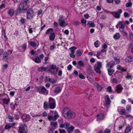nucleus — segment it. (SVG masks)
Instances as JSON below:
<instances>
[{
    "mask_svg": "<svg viewBox=\"0 0 133 133\" xmlns=\"http://www.w3.org/2000/svg\"><path fill=\"white\" fill-rule=\"evenodd\" d=\"M28 8L27 3L22 1L16 10V13L17 14H19L27 10Z\"/></svg>",
    "mask_w": 133,
    "mask_h": 133,
    "instance_id": "1",
    "label": "nucleus"
},
{
    "mask_svg": "<svg viewBox=\"0 0 133 133\" xmlns=\"http://www.w3.org/2000/svg\"><path fill=\"white\" fill-rule=\"evenodd\" d=\"M64 117L67 118H73L75 116V114L74 112H71L68 108H64L63 110Z\"/></svg>",
    "mask_w": 133,
    "mask_h": 133,
    "instance_id": "2",
    "label": "nucleus"
},
{
    "mask_svg": "<svg viewBox=\"0 0 133 133\" xmlns=\"http://www.w3.org/2000/svg\"><path fill=\"white\" fill-rule=\"evenodd\" d=\"M19 126L18 127V131H22L26 133L28 132V129L27 126L25 123H24L23 124L21 123H20L19 124Z\"/></svg>",
    "mask_w": 133,
    "mask_h": 133,
    "instance_id": "3",
    "label": "nucleus"
},
{
    "mask_svg": "<svg viewBox=\"0 0 133 133\" xmlns=\"http://www.w3.org/2000/svg\"><path fill=\"white\" fill-rule=\"evenodd\" d=\"M49 108L53 109L56 107V102L55 99L52 97H50L49 99Z\"/></svg>",
    "mask_w": 133,
    "mask_h": 133,
    "instance_id": "4",
    "label": "nucleus"
},
{
    "mask_svg": "<svg viewBox=\"0 0 133 133\" xmlns=\"http://www.w3.org/2000/svg\"><path fill=\"white\" fill-rule=\"evenodd\" d=\"M34 10L32 8L29 9L27 11L26 18L28 19L33 18L34 15Z\"/></svg>",
    "mask_w": 133,
    "mask_h": 133,
    "instance_id": "5",
    "label": "nucleus"
},
{
    "mask_svg": "<svg viewBox=\"0 0 133 133\" xmlns=\"http://www.w3.org/2000/svg\"><path fill=\"white\" fill-rule=\"evenodd\" d=\"M21 118L23 122H26L31 119L30 116L29 115H27L25 114L22 115Z\"/></svg>",
    "mask_w": 133,
    "mask_h": 133,
    "instance_id": "6",
    "label": "nucleus"
},
{
    "mask_svg": "<svg viewBox=\"0 0 133 133\" xmlns=\"http://www.w3.org/2000/svg\"><path fill=\"white\" fill-rule=\"evenodd\" d=\"M59 117L58 113L56 111H55L54 115V116L51 115H48V119L49 121H55L57 118Z\"/></svg>",
    "mask_w": 133,
    "mask_h": 133,
    "instance_id": "7",
    "label": "nucleus"
},
{
    "mask_svg": "<svg viewBox=\"0 0 133 133\" xmlns=\"http://www.w3.org/2000/svg\"><path fill=\"white\" fill-rule=\"evenodd\" d=\"M122 10L121 9H119L117 12H111L110 14H112V16L115 18H120V14L122 13Z\"/></svg>",
    "mask_w": 133,
    "mask_h": 133,
    "instance_id": "8",
    "label": "nucleus"
},
{
    "mask_svg": "<svg viewBox=\"0 0 133 133\" xmlns=\"http://www.w3.org/2000/svg\"><path fill=\"white\" fill-rule=\"evenodd\" d=\"M125 23L124 21H119L118 22V25L119 26V30L124 29Z\"/></svg>",
    "mask_w": 133,
    "mask_h": 133,
    "instance_id": "9",
    "label": "nucleus"
},
{
    "mask_svg": "<svg viewBox=\"0 0 133 133\" xmlns=\"http://www.w3.org/2000/svg\"><path fill=\"white\" fill-rule=\"evenodd\" d=\"M105 103L104 105V106L108 107L110 104L111 103V101L109 99L108 95H107L105 97Z\"/></svg>",
    "mask_w": 133,
    "mask_h": 133,
    "instance_id": "10",
    "label": "nucleus"
},
{
    "mask_svg": "<svg viewBox=\"0 0 133 133\" xmlns=\"http://www.w3.org/2000/svg\"><path fill=\"white\" fill-rule=\"evenodd\" d=\"M70 124L68 123L65 122L63 124H61L59 125V127L61 128H64L66 129L70 126Z\"/></svg>",
    "mask_w": 133,
    "mask_h": 133,
    "instance_id": "11",
    "label": "nucleus"
},
{
    "mask_svg": "<svg viewBox=\"0 0 133 133\" xmlns=\"http://www.w3.org/2000/svg\"><path fill=\"white\" fill-rule=\"evenodd\" d=\"M115 64V62L114 61H111L107 64L106 67L107 68H112L114 66Z\"/></svg>",
    "mask_w": 133,
    "mask_h": 133,
    "instance_id": "12",
    "label": "nucleus"
},
{
    "mask_svg": "<svg viewBox=\"0 0 133 133\" xmlns=\"http://www.w3.org/2000/svg\"><path fill=\"white\" fill-rule=\"evenodd\" d=\"M123 89L122 87L120 85H118L116 86L115 91L117 93H119L121 92Z\"/></svg>",
    "mask_w": 133,
    "mask_h": 133,
    "instance_id": "13",
    "label": "nucleus"
},
{
    "mask_svg": "<svg viewBox=\"0 0 133 133\" xmlns=\"http://www.w3.org/2000/svg\"><path fill=\"white\" fill-rule=\"evenodd\" d=\"M108 46L106 43H104L103 45L102 48L103 49H102L101 52H106V49L107 48Z\"/></svg>",
    "mask_w": 133,
    "mask_h": 133,
    "instance_id": "14",
    "label": "nucleus"
},
{
    "mask_svg": "<svg viewBox=\"0 0 133 133\" xmlns=\"http://www.w3.org/2000/svg\"><path fill=\"white\" fill-rule=\"evenodd\" d=\"M94 85L98 91H101L103 88V87L100 86L98 83H95L94 84Z\"/></svg>",
    "mask_w": 133,
    "mask_h": 133,
    "instance_id": "15",
    "label": "nucleus"
},
{
    "mask_svg": "<svg viewBox=\"0 0 133 133\" xmlns=\"http://www.w3.org/2000/svg\"><path fill=\"white\" fill-rule=\"evenodd\" d=\"M125 61L127 62H130L133 61V57L127 56L125 58Z\"/></svg>",
    "mask_w": 133,
    "mask_h": 133,
    "instance_id": "16",
    "label": "nucleus"
},
{
    "mask_svg": "<svg viewBox=\"0 0 133 133\" xmlns=\"http://www.w3.org/2000/svg\"><path fill=\"white\" fill-rule=\"evenodd\" d=\"M3 58L5 61H7L9 59L8 54L6 52H4L3 54Z\"/></svg>",
    "mask_w": 133,
    "mask_h": 133,
    "instance_id": "17",
    "label": "nucleus"
},
{
    "mask_svg": "<svg viewBox=\"0 0 133 133\" xmlns=\"http://www.w3.org/2000/svg\"><path fill=\"white\" fill-rule=\"evenodd\" d=\"M97 117V121L98 120H101L103 119L104 118V114L103 113H101L98 115Z\"/></svg>",
    "mask_w": 133,
    "mask_h": 133,
    "instance_id": "18",
    "label": "nucleus"
},
{
    "mask_svg": "<svg viewBox=\"0 0 133 133\" xmlns=\"http://www.w3.org/2000/svg\"><path fill=\"white\" fill-rule=\"evenodd\" d=\"M75 128V127L72 125H71L70 127H68L66 129L68 133L72 132Z\"/></svg>",
    "mask_w": 133,
    "mask_h": 133,
    "instance_id": "19",
    "label": "nucleus"
},
{
    "mask_svg": "<svg viewBox=\"0 0 133 133\" xmlns=\"http://www.w3.org/2000/svg\"><path fill=\"white\" fill-rule=\"evenodd\" d=\"M59 22V25L61 27H64L67 25V24L64 20L60 21Z\"/></svg>",
    "mask_w": 133,
    "mask_h": 133,
    "instance_id": "20",
    "label": "nucleus"
},
{
    "mask_svg": "<svg viewBox=\"0 0 133 133\" xmlns=\"http://www.w3.org/2000/svg\"><path fill=\"white\" fill-rule=\"evenodd\" d=\"M87 25L88 27H94L95 26L94 23L91 21H89L87 24Z\"/></svg>",
    "mask_w": 133,
    "mask_h": 133,
    "instance_id": "21",
    "label": "nucleus"
},
{
    "mask_svg": "<svg viewBox=\"0 0 133 133\" xmlns=\"http://www.w3.org/2000/svg\"><path fill=\"white\" fill-rule=\"evenodd\" d=\"M55 38V35L54 33L53 32L50 34L49 36V39L50 41H53Z\"/></svg>",
    "mask_w": 133,
    "mask_h": 133,
    "instance_id": "22",
    "label": "nucleus"
},
{
    "mask_svg": "<svg viewBox=\"0 0 133 133\" xmlns=\"http://www.w3.org/2000/svg\"><path fill=\"white\" fill-rule=\"evenodd\" d=\"M57 123L56 122H51L50 125L53 129H55L57 125Z\"/></svg>",
    "mask_w": 133,
    "mask_h": 133,
    "instance_id": "23",
    "label": "nucleus"
},
{
    "mask_svg": "<svg viewBox=\"0 0 133 133\" xmlns=\"http://www.w3.org/2000/svg\"><path fill=\"white\" fill-rule=\"evenodd\" d=\"M43 108L44 109H48L49 108V106L48 102L46 101H45L44 103Z\"/></svg>",
    "mask_w": 133,
    "mask_h": 133,
    "instance_id": "24",
    "label": "nucleus"
},
{
    "mask_svg": "<svg viewBox=\"0 0 133 133\" xmlns=\"http://www.w3.org/2000/svg\"><path fill=\"white\" fill-rule=\"evenodd\" d=\"M62 88L61 87H57L56 88L54 92L55 93L58 94L61 91Z\"/></svg>",
    "mask_w": 133,
    "mask_h": 133,
    "instance_id": "25",
    "label": "nucleus"
},
{
    "mask_svg": "<svg viewBox=\"0 0 133 133\" xmlns=\"http://www.w3.org/2000/svg\"><path fill=\"white\" fill-rule=\"evenodd\" d=\"M38 70L39 71L43 72L46 71L48 69V68H45L44 66H40L39 68H38Z\"/></svg>",
    "mask_w": 133,
    "mask_h": 133,
    "instance_id": "26",
    "label": "nucleus"
},
{
    "mask_svg": "<svg viewBox=\"0 0 133 133\" xmlns=\"http://www.w3.org/2000/svg\"><path fill=\"white\" fill-rule=\"evenodd\" d=\"M114 38L116 40L118 39H119L120 37V35L119 33H116L114 35Z\"/></svg>",
    "mask_w": 133,
    "mask_h": 133,
    "instance_id": "27",
    "label": "nucleus"
},
{
    "mask_svg": "<svg viewBox=\"0 0 133 133\" xmlns=\"http://www.w3.org/2000/svg\"><path fill=\"white\" fill-rule=\"evenodd\" d=\"M26 19L22 17H21V18L19 20V22L22 24H24L26 23Z\"/></svg>",
    "mask_w": 133,
    "mask_h": 133,
    "instance_id": "28",
    "label": "nucleus"
},
{
    "mask_svg": "<svg viewBox=\"0 0 133 133\" xmlns=\"http://www.w3.org/2000/svg\"><path fill=\"white\" fill-rule=\"evenodd\" d=\"M32 60L37 63H40L41 62V60L38 57H37L35 59H33Z\"/></svg>",
    "mask_w": 133,
    "mask_h": 133,
    "instance_id": "29",
    "label": "nucleus"
},
{
    "mask_svg": "<svg viewBox=\"0 0 133 133\" xmlns=\"http://www.w3.org/2000/svg\"><path fill=\"white\" fill-rule=\"evenodd\" d=\"M54 31V30L52 28L48 29L46 32V34L47 35H49L53 33Z\"/></svg>",
    "mask_w": 133,
    "mask_h": 133,
    "instance_id": "30",
    "label": "nucleus"
},
{
    "mask_svg": "<svg viewBox=\"0 0 133 133\" xmlns=\"http://www.w3.org/2000/svg\"><path fill=\"white\" fill-rule=\"evenodd\" d=\"M14 119L17 120H18L20 118V116L17 113H16L14 114Z\"/></svg>",
    "mask_w": 133,
    "mask_h": 133,
    "instance_id": "31",
    "label": "nucleus"
},
{
    "mask_svg": "<svg viewBox=\"0 0 133 133\" xmlns=\"http://www.w3.org/2000/svg\"><path fill=\"white\" fill-rule=\"evenodd\" d=\"M18 99V98H16L15 99V104L14 105H13L12 106V107H11V109L12 110H14L15 109V107L16 106H17L18 104V103L17 102V101Z\"/></svg>",
    "mask_w": 133,
    "mask_h": 133,
    "instance_id": "32",
    "label": "nucleus"
},
{
    "mask_svg": "<svg viewBox=\"0 0 133 133\" xmlns=\"http://www.w3.org/2000/svg\"><path fill=\"white\" fill-rule=\"evenodd\" d=\"M124 29L119 30L122 33V35L124 37H126L127 36L128 34L127 32H125L124 30Z\"/></svg>",
    "mask_w": 133,
    "mask_h": 133,
    "instance_id": "33",
    "label": "nucleus"
},
{
    "mask_svg": "<svg viewBox=\"0 0 133 133\" xmlns=\"http://www.w3.org/2000/svg\"><path fill=\"white\" fill-rule=\"evenodd\" d=\"M3 101L4 104H8L9 103L10 101L9 99H7V98H5L3 100Z\"/></svg>",
    "mask_w": 133,
    "mask_h": 133,
    "instance_id": "34",
    "label": "nucleus"
},
{
    "mask_svg": "<svg viewBox=\"0 0 133 133\" xmlns=\"http://www.w3.org/2000/svg\"><path fill=\"white\" fill-rule=\"evenodd\" d=\"M29 44L32 46L34 47L36 46V43L32 41H31L29 42Z\"/></svg>",
    "mask_w": 133,
    "mask_h": 133,
    "instance_id": "35",
    "label": "nucleus"
},
{
    "mask_svg": "<svg viewBox=\"0 0 133 133\" xmlns=\"http://www.w3.org/2000/svg\"><path fill=\"white\" fill-rule=\"evenodd\" d=\"M131 129V128L129 126L127 127L125 130V133H128L130 131Z\"/></svg>",
    "mask_w": 133,
    "mask_h": 133,
    "instance_id": "36",
    "label": "nucleus"
},
{
    "mask_svg": "<svg viewBox=\"0 0 133 133\" xmlns=\"http://www.w3.org/2000/svg\"><path fill=\"white\" fill-rule=\"evenodd\" d=\"M97 63V64L95 65L94 67H97L99 68H101L102 67V63L99 62H98Z\"/></svg>",
    "mask_w": 133,
    "mask_h": 133,
    "instance_id": "37",
    "label": "nucleus"
},
{
    "mask_svg": "<svg viewBox=\"0 0 133 133\" xmlns=\"http://www.w3.org/2000/svg\"><path fill=\"white\" fill-rule=\"evenodd\" d=\"M94 68L96 73L99 74H100L101 73V71L100 70L101 68H98L97 67H96L94 66Z\"/></svg>",
    "mask_w": 133,
    "mask_h": 133,
    "instance_id": "38",
    "label": "nucleus"
},
{
    "mask_svg": "<svg viewBox=\"0 0 133 133\" xmlns=\"http://www.w3.org/2000/svg\"><path fill=\"white\" fill-rule=\"evenodd\" d=\"M100 42L98 40L96 41L94 43L95 46L96 48H98L100 44Z\"/></svg>",
    "mask_w": 133,
    "mask_h": 133,
    "instance_id": "39",
    "label": "nucleus"
},
{
    "mask_svg": "<svg viewBox=\"0 0 133 133\" xmlns=\"http://www.w3.org/2000/svg\"><path fill=\"white\" fill-rule=\"evenodd\" d=\"M7 118L9 119V121L10 122H13L14 119L13 117L11 116H8Z\"/></svg>",
    "mask_w": 133,
    "mask_h": 133,
    "instance_id": "40",
    "label": "nucleus"
},
{
    "mask_svg": "<svg viewBox=\"0 0 133 133\" xmlns=\"http://www.w3.org/2000/svg\"><path fill=\"white\" fill-rule=\"evenodd\" d=\"M82 54V52L80 50H77L76 53V55L77 57H79L81 56Z\"/></svg>",
    "mask_w": 133,
    "mask_h": 133,
    "instance_id": "41",
    "label": "nucleus"
},
{
    "mask_svg": "<svg viewBox=\"0 0 133 133\" xmlns=\"http://www.w3.org/2000/svg\"><path fill=\"white\" fill-rule=\"evenodd\" d=\"M14 13V10L13 9H11L9 10L8 12V13L9 14L10 16H11L13 15Z\"/></svg>",
    "mask_w": 133,
    "mask_h": 133,
    "instance_id": "42",
    "label": "nucleus"
},
{
    "mask_svg": "<svg viewBox=\"0 0 133 133\" xmlns=\"http://www.w3.org/2000/svg\"><path fill=\"white\" fill-rule=\"evenodd\" d=\"M77 49V48L75 46L71 47L69 48V49L71 50V53H74L75 50Z\"/></svg>",
    "mask_w": 133,
    "mask_h": 133,
    "instance_id": "43",
    "label": "nucleus"
},
{
    "mask_svg": "<svg viewBox=\"0 0 133 133\" xmlns=\"http://www.w3.org/2000/svg\"><path fill=\"white\" fill-rule=\"evenodd\" d=\"M49 81L51 82L52 83L55 84L56 82V81L54 78H49L48 79Z\"/></svg>",
    "mask_w": 133,
    "mask_h": 133,
    "instance_id": "44",
    "label": "nucleus"
},
{
    "mask_svg": "<svg viewBox=\"0 0 133 133\" xmlns=\"http://www.w3.org/2000/svg\"><path fill=\"white\" fill-rule=\"evenodd\" d=\"M78 65L82 67L84 66V63L81 60H80L78 62Z\"/></svg>",
    "mask_w": 133,
    "mask_h": 133,
    "instance_id": "45",
    "label": "nucleus"
},
{
    "mask_svg": "<svg viewBox=\"0 0 133 133\" xmlns=\"http://www.w3.org/2000/svg\"><path fill=\"white\" fill-rule=\"evenodd\" d=\"M12 127L9 125L6 124L5 126V129L6 130H9Z\"/></svg>",
    "mask_w": 133,
    "mask_h": 133,
    "instance_id": "46",
    "label": "nucleus"
},
{
    "mask_svg": "<svg viewBox=\"0 0 133 133\" xmlns=\"http://www.w3.org/2000/svg\"><path fill=\"white\" fill-rule=\"evenodd\" d=\"M131 105L129 104H128L127 105L126 107V109L128 111V112L130 111L131 109Z\"/></svg>",
    "mask_w": 133,
    "mask_h": 133,
    "instance_id": "47",
    "label": "nucleus"
},
{
    "mask_svg": "<svg viewBox=\"0 0 133 133\" xmlns=\"http://www.w3.org/2000/svg\"><path fill=\"white\" fill-rule=\"evenodd\" d=\"M108 72L109 75L111 76L113 74L114 71L112 69H108Z\"/></svg>",
    "mask_w": 133,
    "mask_h": 133,
    "instance_id": "48",
    "label": "nucleus"
},
{
    "mask_svg": "<svg viewBox=\"0 0 133 133\" xmlns=\"http://www.w3.org/2000/svg\"><path fill=\"white\" fill-rule=\"evenodd\" d=\"M79 77L80 78L82 79H85V78L83 75L81 73H79Z\"/></svg>",
    "mask_w": 133,
    "mask_h": 133,
    "instance_id": "49",
    "label": "nucleus"
},
{
    "mask_svg": "<svg viewBox=\"0 0 133 133\" xmlns=\"http://www.w3.org/2000/svg\"><path fill=\"white\" fill-rule=\"evenodd\" d=\"M41 90L42 92L44 93L46 91V89L43 86L41 88Z\"/></svg>",
    "mask_w": 133,
    "mask_h": 133,
    "instance_id": "50",
    "label": "nucleus"
},
{
    "mask_svg": "<svg viewBox=\"0 0 133 133\" xmlns=\"http://www.w3.org/2000/svg\"><path fill=\"white\" fill-rule=\"evenodd\" d=\"M114 60L116 61V62L117 63V64L119 63L120 62L119 58H117L116 57H114Z\"/></svg>",
    "mask_w": 133,
    "mask_h": 133,
    "instance_id": "51",
    "label": "nucleus"
},
{
    "mask_svg": "<svg viewBox=\"0 0 133 133\" xmlns=\"http://www.w3.org/2000/svg\"><path fill=\"white\" fill-rule=\"evenodd\" d=\"M51 68V69L54 70L56 69V65L55 64H52L50 66Z\"/></svg>",
    "mask_w": 133,
    "mask_h": 133,
    "instance_id": "52",
    "label": "nucleus"
},
{
    "mask_svg": "<svg viewBox=\"0 0 133 133\" xmlns=\"http://www.w3.org/2000/svg\"><path fill=\"white\" fill-rule=\"evenodd\" d=\"M125 112V110L124 109H122L121 110V111L119 114L120 115H122Z\"/></svg>",
    "mask_w": 133,
    "mask_h": 133,
    "instance_id": "53",
    "label": "nucleus"
},
{
    "mask_svg": "<svg viewBox=\"0 0 133 133\" xmlns=\"http://www.w3.org/2000/svg\"><path fill=\"white\" fill-rule=\"evenodd\" d=\"M130 15L127 12H125L124 13V16L125 17H129Z\"/></svg>",
    "mask_w": 133,
    "mask_h": 133,
    "instance_id": "54",
    "label": "nucleus"
},
{
    "mask_svg": "<svg viewBox=\"0 0 133 133\" xmlns=\"http://www.w3.org/2000/svg\"><path fill=\"white\" fill-rule=\"evenodd\" d=\"M23 49V51H24L26 48V44H24L21 47Z\"/></svg>",
    "mask_w": 133,
    "mask_h": 133,
    "instance_id": "55",
    "label": "nucleus"
},
{
    "mask_svg": "<svg viewBox=\"0 0 133 133\" xmlns=\"http://www.w3.org/2000/svg\"><path fill=\"white\" fill-rule=\"evenodd\" d=\"M59 133H65V131L62 129H59Z\"/></svg>",
    "mask_w": 133,
    "mask_h": 133,
    "instance_id": "56",
    "label": "nucleus"
},
{
    "mask_svg": "<svg viewBox=\"0 0 133 133\" xmlns=\"http://www.w3.org/2000/svg\"><path fill=\"white\" fill-rule=\"evenodd\" d=\"M132 4L131 3L129 2L126 4L125 6L127 7H130L132 6Z\"/></svg>",
    "mask_w": 133,
    "mask_h": 133,
    "instance_id": "57",
    "label": "nucleus"
},
{
    "mask_svg": "<svg viewBox=\"0 0 133 133\" xmlns=\"http://www.w3.org/2000/svg\"><path fill=\"white\" fill-rule=\"evenodd\" d=\"M129 36L130 39H133V34L132 33H130L129 34Z\"/></svg>",
    "mask_w": 133,
    "mask_h": 133,
    "instance_id": "58",
    "label": "nucleus"
},
{
    "mask_svg": "<svg viewBox=\"0 0 133 133\" xmlns=\"http://www.w3.org/2000/svg\"><path fill=\"white\" fill-rule=\"evenodd\" d=\"M58 26V24L55 22H54V28H56Z\"/></svg>",
    "mask_w": 133,
    "mask_h": 133,
    "instance_id": "59",
    "label": "nucleus"
},
{
    "mask_svg": "<svg viewBox=\"0 0 133 133\" xmlns=\"http://www.w3.org/2000/svg\"><path fill=\"white\" fill-rule=\"evenodd\" d=\"M125 125L123 123L121 125H120L119 126L118 128L119 129V130H120V129H121Z\"/></svg>",
    "mask_w": 133,
    "mask_h": 133,
    "instance_id": "60",
    "label": "nucleus"
},
{
    "mask_svg": "<svg viewBox=\"0 0 133 133\" xmlns=\"http://www.w3.org/2000/svg\"><path fill=\"white\" fill-rule=\"evenodd\" d=\"M72 67V65L70 64H69L68 65L67 67L68 70H71V69Z\"/></svg>",
    "mask_w": 133,
    "mask_h": 133,
    "instance_id": "61",
    "label": "nucleus"
},
{
    "mask_svg": "<svg viewBox=\"0 0 133 133\" xmlns=\"http://www.w3.org/2000/svg\"><path fill=\"white\" fill-rule=\"evenodd\" d=\"M56 48V46L55 45H51L50 47V49L51 50H54V49Z\"/></svg>",
    "mask_w": 133,
    "mask_h": 133,
    "instance_id": "62",
    "label": "nucleus"
},
{
    "mask_svg": "<svg viewBox=\"0 0 133 133\" xmlns=\"http://www.w3.org/2000/svg\"><path fill=\"white\" fill-rule=\"evenodd\" d=\"M5 7V5L4 4H2L0 5V9H2Z\"/></svg>",
    "mask_w": 133,
    "mask_h": 133,
    "instance_id": "63",
    "label": "nucleus"
},
{
    "mask_svg": "<svg viewBox=\"0 0 133 133\" xmlns=\"http://www.w3.org/2000/svg\"><path fill=\"white\" fill-rule=\"evenodd\" d=\"M110 130L109 129H106L104 131V133H110Z\"/></svg>",
    "mask_w": 133,
    "mask_h": 133,
    "instance_id": "64",
    "label": "nucleus"
}]
</instances>
